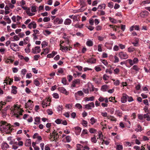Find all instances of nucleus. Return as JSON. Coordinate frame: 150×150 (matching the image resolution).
Masks as SVG:
<instances>
[{
	"mask_svg": "<svg viewBox=\"0 0 150 150\" xmlns=\"http://www.w3.org/2000/svg\"><path fill=\"white\" fill-rule=\"evenodd\" d=\"M0 129L1 132H5L9 134L11 131L10 125L6 122L2 121L0 122Z\"/></svg>",
	"mask_w": 150,
	"mask_h": 150,
	"instance_id": "f257e3e1",
	"label": "nucleus"
},
{
	"mask_svg": "<svg viewBox=\"0 0 150 150\" xmlns=\"http://www.w3.org/2000/svg\"><path fill=\"white\" fill-rule=\"evenodd\" d=\"M11 49L14 51H17L19 50L18 45L15 43H11L10 45Z\"/></svg>",
	"mask_w": 150,
	"mask_h": 150,
	"instance_id": "f03ea898",
	"label": "nucleus"
},
{
	"mask_svg": "<svg viewBox=\"0 0 150 150\" xmlns=\"http://www.w3.org/2000/svg\"><path fill=\"white\" fill-rule=\"evenodd\" d=\"M40 51L41 49L40 47L39 46L35 47L34 48L32 49V52L34 54L40 53Z\"/></svg>",
	"mask_w": 150,
	"mask_h": 150,
	"instance_id": "7ed1b4c3",
	"label": "nucleus"
},
{
	"mask_svg": "<svg viewBox=\"0 0 150 150\" xmlns=\"http://www.w3.org/2000/svg\"><path fill=\"white\" fill-rule=\"evenodd\" d=\"M119 55L120 58L122 59H126L128 57V55L123 52H120Z\"/></svg>",
	"mask_w": 150,
	"mask_h": 150,
	"instance_id": "20e7f679",
	"label": "nucleus"
},
{
	"mask_svg": "<svg viewBox=\"0 0 150 150\" xmlns=\"http://www.w3.org/2000/svg\"><path fill=\"white\" fill-rule=\"evenodd\" d=\"M94 107V104L93 102H91L85 105V108L88 110L91 109L92 108Z\"/></svg>",
	"mask_w": 150,
	"mask_h": 150,
	"instance_id": "39448f33",
	"label": "nucleus"
},
{
	"mask_svg": "<svg viewBox=\"0 0 150 150\" xmlns=\"http://www.w3.org/2000/svg\"><path fill=\"white\" fill-rule=\"evenodd\" d=\"M148 12L147 11H144L141 12L139 15L142 18H145L148 16Z\"/></svg>",
	"mask_w": 150,
	"mask_h": 150,
	"instance_id": "423d86ee",
	"label": "nucleus"
},
{
	"mask_svg": "<svg viewBox=\"0 0 150 150\" xmlns=\"http://www.w3.org/2000/svg\"><path fill=\"white\" fill-rule=\"evenodd\" d=\"M28 26L30 29H31L32 28L35 29L36 28V24L34 21H33L29 24Z\"/></svg>",
	"mask_w": 150,
	"mask_h": 150,
	"instance_id": "0eeeda50",
	"label": "nucleus"
},
{
	"mask_svg": "<svg viewBox=\"0 0 150 150\" xmlns=\"http://www.w3.org/2000/svg\"><path fill=\"white\" fill-rule=\"evenodd\" d=\"M58 90L61 93H64L66 95H67L68 94V93L63 87H61L59 88H58Z\"/></svg>",
	"mask_w": 150,
	"mask_h": 150,
	"instance_id": "6e6552de",
	"label": "nucleus"
},
{
	"mask_svg": "<svg viewBox=\"0 0 150 150\" xmlns=\"http://www.w3.org/2000/svg\"><path fill=\"white\" fill-rule=\"evenodd\" d=\"M128 97V96L126 94L123 93V96L121 98V101L122 103H125L127 101V99Z\"/></svg>",
	"mask_w": 150,
	"mask_h": 150,
	"instance_id": "1a4fd4ad",
	"label": "nucleus"
},
{
	"mask_svg": "<svg viewBox=\"0 0 150 150\" xmlns=\"http://www.w3.org/2000/svg\"><path fill=\"white\" fill-rule=\"evenodd\" d=\"M9 147L8 145L6 143H3L2 144V149L3 150H6Z\"/></svg>",
	"mask_w": 150,
	"mask_h": 150,
	"instance_id": "9d476101",
	"label": "nucleus"
},
{
	"mask_svg": "<svg viewBox=\"0 0 150 150\" xmlns=\"http://www.w3.org/2000/svg\"><path fill=\"white\" fill-rule=\"evenodd\" d=\"M48 101V100H46L44 101H43L42 102V104L43 108H45L47 106L50 105V103L49 104H47V102Z\"/></svg>",
	"mask_w": 150,
	"mask_h": 150,
	"instance_id": "9b49d317",
	"label": "nucleus"
},
{
	"mask_svg": "<svg viewBox=\"0 0 150 150\" xmlns=\"http://www.w3.org/2000/svg\"><path fill=\"white\" fill-rule=\"evenodd\" d=\"M31 140L30 139H28L26 140L25 143V145L26 146H30L31 144Z\"/></svg>",
	"mask_w": 150,
	"mask_h": 150,
	"instance_id": "f8f14e48",
	"label": "nucleus"
},
{
	"mask_svg": "<svg viewBox=\"0 0 150 150\" xmlns=\"http://www.w3.org/2000/svg\"><path fill=\"white\" fill-rule=\"evenodd\" d=\"M17 87L15 86H12V90L11 93L14 94H16L17 93V91L16 90Z\"/></svg>",
	"mask_w": 150,
	"mask_h": 150,
	"instance_id": "ddd939ff",
	"label": "nucleus"
},
{
	"mask_svg": "<svg viewBox=\"0 0 150 150\" xmlns=\"http://www.w3.org/2000/svg\"><path fill=\"white\" fill-rule=\"evenodd\" d=\"M87 62L91 64L95 63L96 62V59H95L91 58L88 59L87 61Z\"/></svg>",
	"mask_w": 150,
	"mask_h": 150,
	"instance_id": "4468645a",
	"label": "nucleus"
},
{
	"mask_svg": "<svg viewBox=\"0 0 150 150\" xmlns=\"http://www.w3.org/2000/svg\"><path fill=\"white\" fill-rule=\"evenodd\" d=\"M75 128V132L77 135L79 134L80 133L81 129V128L79 127H76Z\"/></svg>",
	"mask_w": 150,
	"mask_h": 150,
	"instance_id": "2eb2a0df",
	"label": "nucleus"
},
{
	"mask_svg": "<svg viewBox=\"0 0 150 150\" xmlns=\"http://www.w3.org/2000/svg\"><path fill=\"white\" fill-rule=\"evenodd\" d=\"M61 49L62 52H66L68 50V47L62 46L60 45Z\"/></svg>",
	"mask_w": 150,
	"mask_h": 150,
	"instance_id": "dca6fc26",
	"label": "nucleus"
},
{
	"mask_svg": "<svg viewBox=\"0 0 150 150\" xmlns=\"http://www.w3.org/2000/svg\"><path fill=\"white\" fill-rule=\"evenodd\" d=\"M85 100L86 101H88L89 100L93 101L94 100V96H92L90 97H86L84 98Z\"/></svg>",
	"mask_w": 150,
	"mask_h": 150,
	"instance_id": "f3484780",
	"label": "nucleus"
},
{
	"mask_svg": "<svg viewBox=\"0 0 150 150\" xmlns=\"http://www.w3.org/2000/svg\"><path fill=\"white\" fill-rule=\"evenodd\" d=\"M86 45L88 46H91L93 45V42L91 40H88L86 43Z\"/></svg>",
	"mask_w": 150,
	"mask_h": 150,
	"instance_id": "a211bd4d",
	"label": "nucleus"
},
{
	"mask_svg": "<svg viewBox=\"0 0 150 150\" xmlns=\"http://www.w3.org/2000/svg\"><path fill=\"white\" fill-rule=\"evenodd\" d=\"M144 118H146V120L148 121H150V116H149L148 113L144 115Z\"/></svg>",
	"mask_w": 150,
	"mask_h": 150,
	"instance_id": "6ab92c4d",
	"label": "nucleus"
},
{
	"mask_svg": "<svg viewBox=\"0 0 150 150\" xmlns=\"http://www.w3.org/2000/svg\"><path fill=\"white\" fill-rule=\"evenodd\" d=\"M71 23V20L69 19H67L64 22V23L66 25H69Z\"/></svg>",
	"mask_w": 150,
	"mask_h": 150,
	"instance_id": "aec40b11",
	"label": "nucleus"
},
{
	"mask_svg": "<svg viewBox=\"0 0 150 150\" xmlns=\"http://www.w3.org/2000/svg\"><path fill=\"white\" fill-rule=\"evenodd\" d=\"M43 33L44 35L46 36H47L48 35H50L51 33V32L49 31L48 30H46L43 31Z\"/></svg>",
	"mask_w": 150,
	"mask_h": 150,
	"instance_id": "412c9836",
	"label": "nucleus"
},
{
	"mask_svg": "<svg viewBox=\"0 0 150 150\" xmlns=\"http://www.w3.org/2000/svg\"><path fill=\"white\" fill-rule=\"evenodd\" d=\"M96 119H95L93 117H92L90 120V123L91 125H93L96 122Z\"/></svg>",
	"mask_w": 150,
	"mask_h": 150,
	"instance_id": "4be33fe9",
	"label": "nucleus"
},
{
	"mask_svg": "<svg viewBox=\"0 0 150 150\" xmlns=\"http://www.w3.org/2000/svg\"><path fill=\"white\" fill-rule=\"evenodd\" d=\"M108 86L107 85H105L103 86L101 88V90L103 91H105L107 89Z\"/></svg>",
	"mask_w": 150,
	"mask_h": 150,
	"instance_id": "5701e85b",
	"label": "nucleus"
},
{
	"mask_svg": "<svg viewBox=\"0 0 150 150\" xmlns=\"http://www.w3.org/2000/svg\"><path fill=\"white\" fill-rule=\"evenodd\" d=\"M23 41L24 42V44L25 45L27 44L28 42H29V38L28 37H27L24 39Z\"/></svg>",
	"mask_w": 150,
	"mask_h": 150,
	"instance_id": "b1692460",
	"label": "nucleus"
},
{
	"mask_svg": "<svg viewBox=\"0 0 150 150\" xmlns=\"http://www.w3.org/2000/svg\"><path fill=\"white\" fill-rule=\"evenodd\" d=\"M107 118L108 119L112 121H116V119L113 116H110L108 117Z\"/></svg>",
	"mask_w": 150,
	"mask_h": 150,
	"instance_id": "393cba45",
	"label": "nucleus"
},
{
	"mask_svg": "<svg viewBox=\"0 0 150 150\" xmlns=\"http://www.w3.org/2000/svg\"><path fill=\"white\" fill-rule=\"evenodd\" d=\"M135 50V49L132 47H130L128 48V51L129 52H132Z\"/></svg>",
	"mask_w": 150,
	"mask_h": 150,
	"instance_id": "a878e982",
	"label": "nucleus"
},
{
	"mask_svg": "<svg viewBox=\"0 0 150 150\" xmlns=\"http://www.w3.org/2000/svg\"><path fill=\"white\" fill-rule=\"evenodd\" d=\"M105 4H103L102 5H99L98 8L100 9H102V8H103V9H105Z\"/></svg>",
	"mask_w": 150,
	"mask_h": 150,
	"instance_id": "bb28decb",
	"label": "nucleus"
},
{
	"mask_svg": "<svg viewBox=\"0 0 150 150\" xmlns=\"http://www.w3.org/2000/svg\"><path fill=\"white\" fill-rule=\"evenodd\" d=\"M6 17H7L6 18H4V19L6 21L7 23L8 24H10L11 22V20L8 16H6Z\"/></svg>",
	"mask_w": 150,
	"mask_h": 150,
	"instance_id": "cd10ccee",
	"label": "nucleus"
},
{
	"mask_svg": "<svg viewBox=\"0 0 150 150\" xmlns=\"http://www.w3.org/2000/svg\"><path fill=\"white\" fill-rule=\"evenodd\" d=\"M48 45V43L46 41L43 42L41 44L42 47H45L46 46H47Z\"/></svg>",
	"mask_w": 150,
	"mask_h": 150,
	"instance_id": "c85d7f7f",
	"label": "nucleus"
},
{
	"mask_svg": "<svg viewBox=\"0 0 150 150\" xmlns=\"http://www.w3.org/2000/svg\"><path fill=\"white\" fill-rule=\"evenodd\" d=\"M37 7L35 6H33L31 7V10L32 12H35L36 11Z\"/></svg>",
	"mask_w": 150,
	"mask_h": 150,
	"instance_id": "c756f323",
	"label": "nucleus"
},
{
	"mask_svg": "<svg viewBox=\"0 0 150 150\" xmlns=\"http://www.w3.org/2000/svg\"><path fill=\"white\" fill-rule=\"evenodd\" d=\"M109 19L110 21V22L113 23H117V21L114 18H112L110 17L109 18Z\"/></svg>",
	"mask_w": 150,
	"mask_h": 150,
	"instance_id": "7c9ffc66",
	"label": "nucleus"
},
{
	"mask_svg": "<svg viewBox=\"0 0 150 150\" xmlns=\"http://www.w3.org/2000/svg\"><path fill=\"white\" fill-rule=\"evenodd\" d=\"M108 6L110 8H112L113 7V3L112 2H110L108 3Z\"/></svg>",
	"mask_w": 150,
	"mask_h": 150,
	"instance_id": "2f4dec72",
	"label": "nucleus"
},
{
	"mask_svg": "<svg viewBox=\"0 0 150 150\" xmlns=\"http://www.w3.org/2000/svg\"><path fill=\"white\" fill-rule=\"evenodd\" d=\"M34 84L37 86H38L40 85V83L38 80L37 79L34 80Z\"/></svg>",
	"mask_w": 150,
	"mask_h": 150,
	"instance_id": "473e14b6",
	"label": "nucleus"
},
{
	"mask_svg": "<svg viewBox=\"0 0 150 150\" xmlns=\"http://www.w3.org/2000/svg\"><path fill=\"white\" fill-rule=\"evenodd\" d=\"M44 52L45 53V54H47L48 52L50 50V48L47 47L45 49H44Z\"/></svg>",
	"mask_w": 150,
	"mask_h": 150,
	"instance_id": "72a5a7b5",
	"label": "nucleus"
},
{
	"mask_svg": "<svg viewBox=\"0 0 150 150\" xmlns=\"http://www.w3.org/2000/svg\"><path fill=\"white\" fill-rule=\"evenodd\" d=\"M123 147L122 145H118L117 146L116 149L117 150H122Z\"/></svg>",
	"mask_w": 150,
	"mask_h": 150,
	"instance_id": "f704fd0d",
	"label": "nucleus"
},
{
	"mask_svg": "<svg viewBox=\"0 0 150 150\" xmlns=\"http://www.w3.org/2000/svg\"><path fill=\"white\" fill-rule=\"evenodd\" d=\"M52 135L54 136V140H53V141H54V140H55L56 139H57L59 137L58 133H56L55 134H53Z\"/></svg>",
	"mask_w": 150,
	"mask_h": 150,
	"instance_id": "c9c22d12",
	"label": "nucleus"
},
{
	"mask_svg": "<svg viewBox=\"0 0 150 150\" xmlns=\"http://www.w3.org/2000/svg\"><path fill=\"white\" fill-rule=\"evenodd\" d=\"M50 18L49 17H45L43 19V21L45 22H47L50 21Z\"/></svg>",
	"mask_w": 150,
	"mask_h": 150,
	"instance_id": "e433bc0d",
	"label": "nucleus"
},
{
	"mask_svg": "<svg viewBox=\"0 0 150 150\" xmlns=\"http://www.w3.org/2000/svg\"><path fill=\"white\" fill-rule=\"evenodd\" d=\"M73 81L75 83L76 85L79 84L80 83V80L79 79H76Z\"/></svg>",
	"mask_w": 150,
	"mask_h": 150,
	"instance_id": "4c0bfd02",
	"label": "nucleus"
},
{
	"mask_svg": "<svg viewBox=\"0 0 150 150\" xmlns=\"http://www.w3.org/2000/svg\"><path fill=\"white\" fill-rule=\"evenodd\" d=\"M98 39L99 40L101 41H103L104 39L106 38V36H105L104 37H103L101 36H98Z\"/></svg>",
	"mask_w": 150,
	"mask_h": 150,
	"instance_id": "58836bf2",
	"label": "nucleus"
},
{
	"mask_svg": "<svg viewBox=\"0 0 150 150\" xmlns=\"http://www.w3.org/2000/svg\"><path fill=\"white\" fill-rule=\"evenodd\" d=\"M109 26L111 27L113 29V30L114 31H117V26L116 25H109Z\"/></svg>",
	"mask_w": 150,
	"mask_h": 150,
	"instance_id": "ea45409f",
	"label": "nucleus"
},
{
	"mask_svg": "<svg viewBox=\"0 0 150 150\" xmlns=\"http://www.w3.org/2000/svg\"><path fill=\"white\" fill-rule=\"evenodd\" d=\"M115 114L120 117H121L122 115V113L119 110H116L115 111Z\"/></svg>",
	"mask_w": 150,
	"mask_h": 150,
	"instance_id": "a19ab883",
	"label": "nucleus"
},
{
	"mask_svg": "<svg viewBox=\"0 0 150 150\" xmlns=\"http://www.w3.org/2000/svg\"><path fill=\"white\" fill-rule=\"evenodd\" d=\"M77 149L76 150H81V149L83 147V146L80 144H77Z\"/></svg>",
	"mask_w": 150,
	"mask_h": 150,
	"instance_id": "79ce46f5",
	"label": "nucleus"
},
{
	"mask_svg": "<svg viewBox=\"0 0 150 150\" xmlns=\"http://www.w3.org/2000/svg\"><path fill=\"white\" fill-rule=\"evenodd\" d=\"M86 26L91 31L93 30L94 29V27L91 26H88L86 25Z\"/></svg>",
	"mask_w": 150,
	"mask_h": 150,
	"instance_id": "37998d69",
	"label": "nucleus"
},
{
	"mask_svg": "<svg viewBox=\"0 0 150 150\" xmlns=\"http://www.w3.org/2000/svg\"><path fill=\"white\" fill-rule=\"evenodd\" d=\"M53 97L56 99L58 98H59V95L57 93H53Z\"/></svg>",
	"mask_w": 150,
	"mask_h": 150,
	"instance_id": "c03bdc74",
	"label": "nucleus"
},
{
	"mask_svg": "<svg viewBox=\"0 0 150 150\" xmlns=\"http://www.w3.org/2000/svg\"><path fill=\"white\" fill-rule=\"evenodd\" d=\"M75 107L79 109L82 108V105L79 103H76L75 105Z\"/></svg>",
	"mask_w": 150,
	"mask_h": 150,
	"instance_id": "a18cd8bd",
	"label": "nucleus"
},
{
	"mask_svg": "<svg viewBox=\"0 0 150 150\" xmlns=\"http://www.w3.org/2000/svg\"><path fill=\"white\" fill-rule=\"evenodd\" d=\"M66 141L67 142H69L71 140V137L70 136H68L66 137Z\"/></svg>",
	"mask_w": 150,
	"mask_h": 150,
	"instance_id": "49530a36",
	"label": "nucleus"
},
{
	"mask_svg": "<svg viewBox=\"0 0 150 150\" xmlns=\"http://www.w3.org/2000/svg\"><path fill=\"white\" fill-rule=\"evenodd\" d=\"M82 124L83 126L86 127L87 126L88 122L86 121L83 120L82 122Z\"/></svg>",
	"mask_w": 150,
	"mask_h": 150,
	"instance_id": "de8ad7c7",
	"label": "nucleus"
},
{
	"mask_svg": "<svg viewBox=\"0 0 150 150\" xmlns=\"http://www.w3.org/2000/svg\"><path fill=\"white\" fill-rule=\"evenodd\" d=\"M34 33L33 34L37 35L39 34V30L36 29H35L33 30Z\"/></svg>",
	"mask_w": 150,
	"mask_h": 150,
	"instance_id": "09e8293b",
	"label": "nucleus"
},
{
	"mask_svg": "<svg viewBox=\"0 0 150 150\" xmlns=\"http://www.w3.org/2000/svg\"><path fill=\"white\" fill-rule=\"evenodd\" d=\"M102 45L100 44L98 45V51L101 52L102 51V49L101 48Z\"/></svg>",
	"mask_w": 150,
	"mask_h": 150,
	"instance_id": "8fccbe9b",
	"label": "nucleus"
},
{
	"mask_svg": "<svg viewBox=\"0 0 150 150\" xmlns=\"http://www.w3.org/2000/svg\"><path fill=\"white\" fill-rule=\"evenodd\" d=\"M126 61H128L129 64L131 66L133 65L134 64L133 61H132L131 59H128Z\"/></svg>",
	"mask_w": 150,
	"mask_h": 150,
	"instance_id": "3c124183",
	"label": "nucleus"
},
{
	"mask_svg": "<svg viewBox=\"0 0 150 150\" xmlns=\"http://www.w3.org/2000/svg\"><path fill=\"white\" fill-rule=\"evenodd\" d=\"M40 57V56L39 55H36L34 56V59L35 60L37 61L38 60V58Z\"/></svg>",
	"mask_w": 150,
	"mask_h": 150,
	"instance_id": "603ef678",
	"label": "nucleus"
},
{
	"mask_svg": "<svg viewBox=\"0 0 150 150\" xmlns=\"http://www.w3.org/2000/svg\"><path fill=\"white\" fill-rule=\"evenodd\" d=\"M109 78V76L107 75L104 74L103 76V79L105 80H107Z\"/></svg>",
	"mask_w": 150,
	"mask_h": 150,
	"instance_id": "864d4df0",
	"label": "nucleus"
},
{
	"mask_svg": "<svg viewBox=\"0 0 150 150\" xmlns=\"http://www.w3.org/2000/svg\"><path fill=\"white\" fill-rule=\"evenodd\" d=\"M101 115L103 117H109L108 116L107 113L105 112H102Z\"/></svg>",
	"mask_w": 150,
	"mask_h": 150,
	"instance_id": "5fc2aeb1",
	"label": "nucleus"
},
{
	"mask_svg": "<svg viewBox=\"0 0 150 150\" xmlns=\"http://www.w3.org/2000/svg\"><path fill=\"white\" fill-rule=\"evenodd\" d=\"M62 121V120L58 119L55 121V122L57 124H60L61 123Z\"/></svg>",
	"mask_w": 150,
	"mask_h": 150,
	"instance_id": "6e6d98bb",
	"label": "nucleus"
},
{
	"mask_svg": "<svg viewBox=\"0 0 150 150\" xmlns=\"http://www.w3.org/2000/svg\"><path fill=\"white\" fill-rule=\"evenodd\" d=\"M133 68L134 70L137 71H139L140 69L139 68H138V67L136 65H134L133 67Z\"/></svg>",
	"mask_w": 150,
	"mask_h": 150,
	"instance_id": "4d7b16f0",
	"label": "nucleus"
},
{
	"mask_svg": "<svg viewBox=\"0 0 150 150\" xmlns=\"http://www.w3.org/2000/svg\"><path fill=\"white\" fill-rule=\"evenodd\" d=\"M114 58L115 59L114 62L115 63H117L119 61V59L116 56H114Z\"/></svg>",
	"mask_w": 150,
	"mask_h": 150,
	"instance_id": "13d9d810",
	"label": "nucleus"
},
{
	"mask_svg": "<svg viewBox=\"0 0 150 150\" xmlns=\"http://www.w3.org/2000/svg\"><path fill=\"white\" fill-rule=\"evenodd\" d=\"M27 14L29 16H32L33 15H34L35 14V13H32L30 11H27Z\"/></svg>",
	"mask_w": 150,
	"mask_h": 150,
	"instance_id": "bf43d9fd",
	"label": "nucleus"
},
{
	"mask_svg": "<svg viewBox=\"0 0 150 150\" xmlns=\"http://www.w3.org/2000/svg\"><path fill=\"white\" fill-rule=\"evenodd\" d=\"M62 83L64 85H66L67 83V81L65 78H64L62 79Z\"/></svg>",
	"mask_w": 150,
	"mask_h": 150,
	"instance_id": "052dcab7",
	"label": "nucleus"
},
{
	"mask_svg": "<svg viewBox=\"0 0 150 150\" xmlns=\"http://www.w3.org/2000/svg\"><path fill=\"white\" fill-rule=\"evenodd\" d=\"M13 61H14L12 59H7L6 61V62L7 63H8L9 62H11V63H12L13 62Z\"/></svg>",
	"mask_w": 150,
	"mask_h": 150,
	"instance_id": "680f3d73",
	"label": "nucleus"
},
{
	"mask_svg": "<svg viewBox=\"0 0 150 150\" xmlns=\"http://www.w3.org/2000/svg\"><path fill=\"white\" fill-rule=\"evenodd\" d=\"M101 62L105 65L107 66L108 64V63L106 60H101Z\"/></svg>",
	"mask_w": 150,
	"mask_h": 150,
	"instance_id": "e2e57ef3",
	"label": "nucleus"
},
{
	"mask_svg": "<svg viewBox=\"0 0 150 150\" xmlns=\"http://www.w3.org/2000/svg\"><path fill=\"white\" fill-rule=\"evenodd\" d=\"M62 105H59L57 108V110L59 112V111H61L62 109Z\"/></svg>",
	"mask_w": 150,
	"mask_h": 150,
	"instance_id": "0e129e2a",
	"label": "nucleus"
},
{
	"mask_svg": "<svg viewBox=\"0 0 150 150\" xmlns=\"http://www.w3.org/2000/svg\"><path fill=\"white\" fill-rule=\"evenodd\" d=\"M138 117L139 119L141 120H142L144 118V115L143 116L142 114H139L138 115Z\"/></svg>",
	"mask_w": 150,
	"mask_h": 150,
	"instance_id": "69168bd1",
	"label": "nucleus"
},
{
	"mask_svg": "<svg viewBox=\"0 0 150 150\" xmlns=\"http://www.w3.org/2000/svg\"><path fill=\"white\" fill-rule=\"evenodd\" d=\"M144 110L146 112H147L149 113L150 114V111H149L147 107L145 106L144 108Z\"/></svg>",
	"mask_w": 150,
	"mask_h": 150,
	"instance_id": "338daca9",
	"label": "nucleus"
},
{
	"mask_svg": "<svg viewBox=\"0 0 150 150\" xmlns=\"http://www.w3.org/2000/svg\"><path fill=\"white\" fill-rule=\"evenodd\" d=\"M114 72L115 74H117L120 71L119 69L118 68H116L114 70Z\"/></svg>",
	"mask_w": 150,
	"mask_h": 150,
	"instance_id": "774afa93",
	"label": "nucleus"
}]
</instances>
